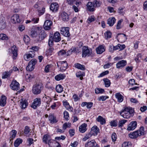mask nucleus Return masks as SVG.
I'll return each mask as SVG.
<instances>
[{
  "label": "nucleus",
  "mask_w": 147,
  "mask_h": 147,
  "mask_svg": "<svg viewBox=\"0 0 147 147\" xmlns=\"http://www.w3.org/2000/svg\"><path fill=\"white\" fill-rule=\"evenodd\" d=\"M146 134L144 131V127H141L139 130L130 133L129 134V137L131 139H136L141 135H144Z\"/></svg>",
  "instance_id": "f257e3e1"
},
{
  "label": "nucleus",
  "mask_w": 147,
  "mask_h": 147,
  "mask_svg": "<svg viewBox=\"0 0 147 147\" xmlns=\"http://www.w3.org/2000/svg\"><path fill=\"white\" fill-rule=\"evenodd\" d=\"M42 89V87L41 83H36L33 87V92L35 94H38L40 93Z\"/></svg>",
  "instance_id": "f03ea898"
},
{
  "label": "nucleus",
  "mask_w": 147,
  "mask_h": 147,
  "mask_svg": "<svg viewBox=\"0 0 147 147\" xmlns=\"http://www.w3.org/2000/svg\"><path fill=\"white\" fill-rule=\"evenodd\" d=\"M37 63V61L35 59H32L30 61L27 66L26 69L29 71H32L34 68V66Z\"/></svg>",
  "instance_id": "7ed1b4c3"
},
{
  "label": "nucleus",
  "mask_w": 147,
  "mask_h": 147,
  "mask_svg": "<svg viewBox=\"0 0 147 147\" xmlns=\"http://www.w3.org/2000/svg\"><path fill=\"white\" fill-rule=\"evenodd\" d=\"M92 50L89 49L88 47H83L82 48V57H85L87 55L88 56L90 55L92 53Z\"/></svg>",
  "instance_id": "20e7f679"
},
{
  "label": "nucleus",
  "mask_w": 147,
  "mask_h": 147,
  "mask_svg": "<svg viewBox=\"0 0 147 147\" xmlns=\"http://www.w3.org/2000/svg\"><path fill=\"white\" fill-rule=\"evenodd\" d=\"M118 41L121 42H124L127 39L126 35L124 34H118L117 36Z\"/></svg>",
  "instance_id": "39448f33"
},
{
  "label": "nucleus",
  "mask_w": 147,
  "mask_h": 147,
  "mask_svg": "<svg viewBox=\"0 0 147 147\" xmlns=\"http://www.w3.org/2000/svg\"><path fill=\"white\" fill-rule=\"evenodd\" d=\"M53 24L52 22L50 20H46L44 23L43 27L45 30H49L51 29V26Z\"/></svg>",
  "instance_id": "423d86ee"
},
{
  "label": "nucleus",
  "mask_w": 147,
  "mask_h": 147,
  "mask_svg": "<svg viewBox=\"0 0 147 147\" xmlns=\"http://www.w3.org/2000/svg\"><path fill=\"white\" fill-rule=\"evenodd\" d=\"M69 28L68 27H63L61 30V34L66 37H69L70 36L69 32Z\"/></svg>",
  "instance_id": "0eeeda50"
},
{
  "label": "nucleus",
  "mask_w": 147,
  "mask_h": 147,
  "mask_svg": "<svg viewBox=\"0 0 147 147\" xmlns=\"http://www.w3.org/2000/svg\"><path fill=\"white\" fill-rule=\"evenodd\" d=\"M11 88L13 90H17L19 88V84L16 80H13L10 85Z\"/></svg>",
  "instance_id": "6e6552de"
},
{
  "label": "nucleus",
  "mask_w": 147,
  "mask_h": 147,
  "mask_svg": "<svg viewBox=\"0 0 147 147\" xmlns=\"http://www.w3.org/2000/svg\"><path fill=\"white\" fill-rule=\"evenodd\" d=\"M41 103L40 98H36L34 100V102L32 103L31 107L33 109H36L38 106H39Z\"/></svg>",
  "instance_id": "1a4fd4ad"
},
{
  "label": "nucleus",
  "mask_w": 147,
  "mask_h": 147,
  "mask_svg": "<svg viewBox=\"0 0 147 147\" xmlns=\"http://www.w3.org/2000/svg\"><path fill=\"white\" fill-rule=\"evenodd\" d=\"M85 147H99L94 140L88 142L85 145Z\"/></svg>",
  "instance_id": "9d476101"
},
{
  "label": "nucleus",
  "mask_w": 147,
  "mask_h": 147,
  "mask_svg": "<svg viewBox=\"0 0 147 147\" xmlns=\"http://www.w3.org/2000/svg\"><path fill=\"white\" fill-rule=\"evenodd\" d=\"M48 144L50 147H60L59 143L54 140H50V142H48Z\"/></svg>",
  "instance_id": "9b49d317"
},
{
  "label": "nucleus",
  "mask_w": 147,
  "mask_h": 147,
  "mask_svg": "<svg viewBox=\"0 0 147 147\" xmlns=\"http://www.w3.org/2000/svg\"><path fill=\"white\" fill-rule=\"evenodd\" d=\"M11 22L13 24L16 22L18 23L21 22L20 19H19V16L18 14H14L11 18Z\"/></svg>",
  "instance_id": "f8f14e48"
},
{
  "label": "nucleus",
  "mask_w": 147,
  "mask_h": 147,
  "mask_svg": "<svg viewBox=\"0 0 147 147\" xmlns=\"http://www.w3.org/2000/svg\"><path fill=\"white\" fill-rule=\"evenodd\" d=\"M38 39H37L38 41H40L43 40L46 37L47 34L45 33L44 31L42 30L40 31V32L38 34Z\"/></svg>",
  "instance_id": "ddd939ff"
},
{
  "label": "nucleus",
  "mask_w": 147,
  "mask_h": 147,
  "mask_svg": "<svg viewBox=\"0 0 147 147\" xmlns=\"http://www.w3.org/2000/svg\"><path fill=\"white\" fill-rule=\"evenodd\" d=\"M137 126V123L136 121H132L128 125L127 130H133L136 128Z\"/></svg>",
  "instance_id": "4468645a"
},
{
  "label": "nucleus",
  "mask_w": 147,
  "mask_h": 147,
  "mask_svg": "<svg viewBox=\"0 0 147 147\" xmlns=\"http://www.w3.org/2000/svg\"><path fill=\"white\" fill-rule=\"evenodd\" d=\"M39 29L40 28L37 27L34 30H32L31 32V36L33 38H35L37 36L40 32Z\"/></svg>",
  "instance_id": "2eb2a0df"
},
{
  "label": "nucleus",
  "mask_w": 147,
  "mask_h": 147,
  "mask_svg": "<svg viewBox=\"0 0 147 147\" xmlns=\"http://www.w3.org/2000/svg\"><path fill=\"white\" fill-rule=\"evenodd\" d=\"M126 61L125 60H122L119 61L116 64L117 68L118 69L121 68L126 65Z\"/></svg>",
  "instance_id": "dca6fc26"
},
{
  "label": "nucleus",
  "mask_w": 147,
  "mask_h": 147,
  "mask_svg": "<svg viewBox=\"0 0 147 147\" xmlns=\"http://www.w3.org/2000/svg\"><path fill=\"white\" fill-rule=\"evenodd\" d=\"M53 38L55 42L59 41L61 39L60 34L59 33L57 32H55L54 34Z\"/></svg>",
  "instance_id": "f3484780"
},
{
  "label": "nucleus",
  "mask_w": 147,
  "mask_h": 147,
  "mask_svg": "<svg viewBox=\"0 0 147 147\" xmlns=\"http://www.w3.org/2000/svg\"><path fill=\"white\" fill-rule=\"evenodd\" d=\"M99 129L96 126H94L92 127L90 133L92 135L94 136L97 135L98 132L99 131Z\"/></svg>",
  "instance_id": "a211bd4d"
},
{
  "label": "nucleus",
  "mask_w": 147,
  "mask_h": 147,
  "mask_svg": "<svg viewBox=\"0 0 147 147\" xmlns=\"http://www.w3.org/2000/svg\"><path fill=\"white\" fill-rule=\"evenodd\" d=\"M59 5L58 4L55 3L51 4L50 9L53 12H56L57 11Z\"/></svg>",
  "instance_id": "6ab92c4d"
},
{
  "label": "nucleus",
  "mask_w": 147,
  "mask_h": 147,
  "mask_svg": "<svg viewBox=\"0 0 147 147\" xmlns=\"http://www.w3.org/2000/svg\"><path fill=\"white\" fill-rule=\"evenodd\" d=\"M125 47H110L109 50L110 51L113 52V51L120 49L119 51L123 49Z\"/></svg>",
  "instance_id": "aec40b11"
},
{
  "label": "nucleus",
  "mask_w": 147,
  "mask_h": 147,
  "mask_svg": "<svg viewBox=\"0 0 147 147\" xmlns=\"http://www.w3.org/2000/svg\"><path fill=\"white\" fill-rule=\"evenodd\" d=\"M134 112V110L132 109H131V111L130 112H129V113H125V114H123V113H120V115L122 116L124 118L127 119L130 117L131 114H132Z\"/></svg>",
  "instance_id": "412c9836"
},
{
  "label": "nucleus",
  "mask_w": 147,
  "mask_h": 147,
  "mask_svg": "<svg viewBox=\"0 0 147 147\" xmlns=\"http://www.w3.org/2000/svg\"><path fill=\"white\" fill-rule=\"evenodd\" d=\"M11 50L13 55V59H15V57H17L18 55L17 47H12Z\"/></svg>",
  "instance_id": "4be33fe9"
},
{
  "label": "nucleus",
  "mask_w": 147,
  "mask_h": 147,
  "mask_svg": "<svg viewBox=\"0 0 147 147\" xmlns=\"http://www.w3.org/2000/svg\"><path fill=\"white\" fill-rule=\"evenodd\" d=\"M21 101L20 102L21 107L22 109H25L28 105L27 101L25 100H24L22 98L21 99Z\"/></svg>",
  "instance_id": "5701e85b"
},
{
  "label": "nucleus",
  "mask_w": 147,
  "mask_h": 147,
  "mask_svg": "<svg viewBox=\"0 0 147 147\" xmlns=\"http://www.w3.org/2000/svg\"><path fill=\"white\" fill-rule=\"evenodd\" d=\"M43 142L46 144H48V142H49L51 139L50 136L48 134H46L44 135L43 138Z\"/></svg>",
  "instance_id": "b1692460"
},
{
  "label": "nucleus",
  "mask_w": 147,
  "mask_h": 147,
  "mask_svg": "<svg viewBox=\"0 0 147 147\" xmlns=\"http://www.w3.org/2000/svg\"><path fill=\"white\" fill-rule=\"evenodd\" d=\"M105 48L104 47H98L96 48V50L98 54H102L105 51Z\"/></svg>",
  "instance_id": "393cba45"
},
{
  "label": "nucleus",
  "mask_w": 147,
  "mask_h": 147,
  "mask_svg": "<svg viewBox=\"0 0 147 147\" xmlns=\"http://www.w3.org/2000/svg\"><path fill=\"white\" fill-rule=\"evenodd\" d=\"M87 124L84 123L82 124L79 128L80 131L82 133L84 132L86 130Z\"/></svg>",
  "instance_id": "a878e982"
},
{
  "label": "nucleus",
  "mask_w": 147,
  "mask_h": 147,
  "mask_svg": "<svg viewBox=\"0 0 147 147\" xmlns=\"http://www.w3.org/2000/svg\"><path fill=\"white\" fill-rule=\"evenodd\" d=\"M116 19L114 17L110 18L107 20V24L110 26H112L115 23Z\"/></svg>",
  "instance_id": "bb28decb"
},
{
  "label": "nucleus",
  "mask_w": 147,
  "mask_h": 147,
  "mask_svg": "<svg viewBox=\"0 0 147 147\" xmlns=\"http://www.w3.org/2000/svg\"><path fill=\"white\" fill-rule=\"evenodd\" d=\"M87 7L90 11H93L94 10V7L93 3L91 2H89L87 4Z\"/></svg>",
  "instance_id": "cd10ccee"
},
{
  "label": "nucleus",
  "mask_w": 147,
  "mask_h": 147,
  "mask_svg": "<svg viewBox=\"0 0 147 147\" xmlns=\"http://www.w3.org/2000/svg\"><path fill=\"white\" fill-rule=\"evenodd\" d=\"M6 97L5 96H3L0 99V105L4 107L6 103Z\"/></svg>",
  "instance_id": "c85d7f7f"
},
{
  "label": "nucleus",
  "mask_w": 147,
  "mask_h": 147,
  "mask_svg": "<svg viewBox=\"0 0 147 147\" xmlns=\"http://www.w3.org/2000/svg\"><path fill=\"white\" fill-rule=\"evenodd\" d=\"M62 18L63 21H67L69 20V16L65 12H64L62 13Z\"/></svg>",
  "instance_id": "c756f323"
},
{
  "label": "nucleus",
  "mask_w": 147,
  "mask_h": 147,
  "mask_svg": "<svg viewBox=\"0 0 147 147\" xmlns=\"http://www.w3.org/2000/svg\"><path fill=\"white\" fill-rule=\"evenodd\" d=\"M30 129L29 127L28 126H26L24 130V135L26 136L29 137L31 134L29 133Z\"/></svg>",
  "instance_id": "7c9ffc66"
},
{
  "label": "nucleus",
  "mask_w": 147,
  "mask_h": 147,
  "mask_svg": "<svg viewBox=\"0 0 147 147\" xmlns=\"http://www.w3.org/2000/svg\"><path fill=\"white\" fill-rule=\"evenodd\" d=\"M115 96L119 102H121L123 101V96L119 93H117Z\"/></svg>",
  "instance_id": "2f4dec72"
},
{
  "label": "nucleus",
  "mask_w": 147,
  "mask_h": 147,
  "mask_svg": "<svg viewBox=\"0 0 147 147\" xmlns=\"http://www.w3.org/2000/svg\"><path fill=\"white\" fill-rule=\"evenodd\" d=\"M96 120L98 122H100L102 125L105 124L106 123L105 120L101 116H99L97 118Z\"/></svg>",
  "instance_id": "473e14b6"
},
{
  "label": "nucleus",
  "mask_w": 147,
  "mask_h": 147,
  "mask_svg": "<svg viewBox=\"0 0 147 147\" xmlns=\"http://www.w3.org/2000/svg\"><path fill=\"white\" fill-rule=\"evenodd\" d=\"M65 77L64 74H59L55 76V79L56 80L59 81L64 79Z\"/></svg>",
  "instance_id": "72a5a7b5"
},
{
  "label": "nucleus",
  "mask_w": 147,
  "mask_h": 147,
  "mask_svg": "<svg viewBox=\"0 0 147 147\" xmlns=\"http://www.w3.org/2000/svg\"><path fill=\"white\" fill-rule=\"evenodd\" d=\"M75 67L79 69L82 70H84L85 69V68L84 65H82L78 63H76L75 64Z\"/></svg>",
  "instance_id": "f704fd0d"
},
{
  "label": "nucleus",
  "mask_w": 147,
  "mask_h": 147,
  "mask_svg": "<svg viewBox=\"0 0 147 147\" xmlns=\"http://www.w3.org/2000/svg\"><path fill=\"white\" fill-rule=\"evenodd\" d=\"M33 57V55L31 54L30 53L28 54H26L24 55V59L27 61H28L30 60V58H32Z\"/></svg>",
  "instance_id": "c9c22d12"
},
{
  "label": "nucleus",
  "mask_w": 147,
  "mask_h": 147,
  "mask_svg": "<svg viewBox=\"0 0 147 147\" xmlns=\"http://www.w3.org/2000/svg\"><path fill=\"white\" fill-rule=\"evenodd\" d=\"M22 140L20 138H18L15 141L14 143V145L16 147H18L21 144Z\"/></svg>",
  "instance_id": "e433bc0d"
},
{
  "label": "nucleus",
  "mask_w": 147,
  "mask_h": 147,
  "mask_svg": "<svg viewBox=\"0 0 147 147\" xmlns=\"http://www.w3.org/2000/svg\"><path fill=\"white\" fill-rule=\"evenodd\" d=\"M103 80L104 82L105 87H108L110 86L111 82L107 78H105L103 79Z\"/></svg>",
  "instance_id": "4c0bfd02"
},
{
  "label": "nucleus",
  "mask_w": 147,
  "mask_h": 147,
  "mask_svg": "<svg viewBox=\"0 0 147 147\" xmlns=\"http://www.w3.org/2000/svg\"><path fill=\"white\" fill-rule=\"evenodd\" d=\"M0 39L7 40L9 39V38L5 34L1 33L0 34Z\"/></svg>",
  "instance_id": "58836bf2"
},
{
  "label": "nucleus",
  "mask_w": 147,
  "mask_h": 147,
  "mask_svg": "<svg viewBox=\"0 0 147 147\" xmlns=\"http://www.w3.org/2000/svg\"><path fill=\"white\" fill-rule=\"evenodd\" d=\"M12 133V136L10 137V141L11 142L16 137L17 133V131L15 130H12L11 131Z\"/></svg>",
  "instance_id": "ea45409f"
},
{
  "label": "nucleus",
  "mask_w": 147,
  "mask_h": 147,
  "mask_svg": "<svg viewBox=\"0 0 147 147\" xmlns=\"http://www.w3.org/2000/svg\"><path fill=\"white\" fill-rule=\"evenodd\" d=\"M76 76L77 77H80V79L81 80L83 79V76H84V73H82L80 71L77 72L76 74Z\"/></svg>",
  "instance_id": "a19ab883"
},
{
  "label": "nucleus",
  "mask_w": 147,
  "mask_h": 147,
  "mask_svg": "<svg viewBox=\"0 0 147 147\" xmlns=\"http://www.w3.org/2000/svg\"><path fill=\"white\" fill-rule=\"evenodd\" d=\"M6 27L5 22L3 20L0 21V29H4Z\"/></svg>",
  "instance_id": "79ce46f5"
},
{
  "label": "nucleus",
  "mask_w": 147,
  "mask_h": 147,
  "mask_svg": "<svg viewBox=\"0 0 147 147\" xmlns=\"http://www.w3.org/2000/svg\"><path fill=\"white\" fill-rule=\"evenodd\" d=\"M131 109H132L130 107H126L120 113H123V114H125V113H129V112H130L131 111Z\"/></svg>",
  "instance_id": "37998d69"
},
{
  "label": "nucleus",
  "mask_w": 147,
  "mask_h": 147,
  "mask_svg": "<svg viewBox=\"0 0 147 147\" xmlns=\"http://www.w3.org/2000/svg\"><path fill=\"white\" fill-rule=\"evenodd\" d=\"M63 90V88L62 86L60 84L58 85L56 87V91L58 92H61Z\"/></svg>",
  "instance_id": "c03bdc74"
},
{
  "label": "nucleus",
  "mask_w": 147,
  "mask_h": 147,
  "mask_svg": "<svg viewBox=\"0 0 147 147\" xmlns=\"http://www.w3.org/2000/svg\"><path fill=\"white\" fill-rule=\"evenodd\" d=\"M95 91L96 94H98L103 93L105 91L104 89L102 88H96L95 89Z\"/></svg>",
  "instance_id": "a18cd8bd"
},
{
  "label": "nucleus",
  "mask_w": 147,
  "mask_h": 147,
  "mask_svg": "<svg viewBox=\"0 0 147 147\" xmlns=\"http://www.w3.org/2000/svg\"><path fill=\"white\" fill-rule=\"evenodd\" d=\"M111 33L110 31H108L105 33V36L106 39L110 38L111 37Z\"/></svg>",
  "instance_id": "49530a36"
},
{
  "label": "nucleus",
  "mask_w": 147,
  "mask_h": 147,
  "mask_svg": "<svg viewBox=\"0 0 147 147\" xmlns=\"http://www.w3.org/2000/svg\"><path fill=\"white\" fill-rule=\"evenodd\" d=\"M127 121V120L125 119H123L120 121L119 122L118 124V127H121L123 126V125Z\"/></svg>",
  "instance_id": "de8ad7c7"
},
{
  "label": "nucleus",
  "mask_w": 147,
  "mask_h": 147,
  "mask_svg": "<svg viewBox=\"0 0 147 147\" xmlns=\"http://www.w3.org/2000/svg\"><path fill=\"white\" fill-rule=\"evenodd\" d=\"M24 40L25 43L28 44L30 41V39L28 36L27 35H24Z\"/></svg>",
  "instance_id": "09e8293b"
},
{
  "label": "nucleus",
  "mask_w": 147,
  "mask_h": 147,
  "mask_svg": "<svg viewBox=\"0 0 147 147\" xmlns=\"http://www.w3.org/2000/svg\"><path fill=\"white\" fill-rule=\"evenodd\" d=\"M110 124L111 126L116 127L117 125V120L112 121L110 122Z\"/></svg>",
  "instance_id": "8fccbe9b"
},
{
  "label": "nucleus",
  "mask_w": 147,
  "mask_h": 147,
  "mask_svg": "<svg viewBox=\"0 0 147 147\" xmlns=\"http://www.w3.org/2000/svg\"><path fill=\"white\" fill-rule=\"evenodd\" d=\"M49 121H51V122H54L55 121V119L54 117L53 114L49 115Z\"/></svg>",
  "instance_id": "3c124183"
},
{
  "label": "nucleus",
  "mask_w": 147,
  "mask_h": 147,
  "mask_svg": "<svg viewBox=\"0 0 147 147\" xmlns=\"http://www.w3.org/2000/svg\"><path fill=\"white\" fill-rule=\"evenodd\" d=\"M59 62L61 64V65L63 67L67 68L68 66V64L66 61H60Z\"/></svg>",
  "instance_id": "603ef678"
},
{
  "label": "nucleus",
  "mask_w": 147,
  "mask_h": 147,
  "mask_svg": "<svg viewBox=\"0 0 147 147\" xmlns=\"http://www.w3.org/2000/svg\"><path fill=\"white\" fill-rule=\"evenodd\" d=\"M94 7H98L100 6V4L99 2L96 1H94L93 2Z\"/></svg>",
  "instance_id": "864d4df0"
},
{
  "label": "nucleus",
  "mask_w": 147,
  "mask_h": 147,
  "mask_svg": "<svg viewBox=\"0 0 147 147\" xmlns=\"http://www.w3.org/2000/svg\"><path fill=\"white\" fill-rule=\"evenodd\" d=\"M95 20L94 17V16H91L89 17L88 19V22L90 23Z\"/></svg>",
  "instance_id": "5fc2aeb1"
},
{
  "label": "nucleus",
  "mask_w": 147,
  "mask_h": 147,
  "mask_svg": "<svg viewBox=\"0 0 147 147\" xmlns=\"http://www.w3.org/2000/svg\"><path fill=\"white\" fill-rule=\"evenodd\" d=\"M123 20L122 19H121L119 20L117 23V29H120L121 27L120 26L121 22H123Z\"/></svg>",
  "instance_id": "6e6d98bb"
},
{
  "label": "nucleus",
  "mask_w": 147,
  "mask_h": 147,
  "mask_svg": "<svg viewBox=\"0 0 147 147\" xmlns=\"http://www.w3.org/2000/svg\"><path fill=\"white\" fill-rule=\"evenodd\" d=\"M71 125V123H68V124L67 123H65L63 126V129H65L67 127H70Z\"/></svg>",
  "instance_id": "4d7b16f0"
},
{
  "label": "nucleus",
  "mask_w": 147,
  "mask_h": 147,
  "mask_svg": "<svg viewBox=\"0 0 147 147\" xmlns=\"http://www.w3.org/2000/svg\"><path fill=\"white\" fill-rule=\"evenodd\" d=\"M108 97L107 96H102L98 98V100L99 101L102 100V101H104L107 98H108Z\"/></svg>",
  "instance_id": "13d9d810"
},
{
  "label": "nucleus",
  "mask_w": 147,
  "mask_h": 147,
  "mask_svg": "<svg viewBox=\"0 0 147 147\" xmlns=\"http://www.w3.org/2000/svg\"><path fill=\"white\" fill-rule=\"evenodd\" d=\"M92 135L90 133H88V135H87L85 136L83 139V140L84 141H85L87 139L89 138H90L92 136Z\"/></svg>",
  "instance_id": "bf43d9fd"
},
{
  "label": "nucleus",
  "mask_w": 147,
  "mask_h": 147,
  "mask_svg": "<svg viewBox=\"0 0 147 147\" xmlns=\"http://www.w3.org/2000/svg\"><path fill=\"white\" fill-rule=\"evenodd\" d=\"M64 117V118L67 120H68V118L69 117L68 113L67 112L65 111L63 113Z\"/></svg>",
  "instance_id": "052dcab7"
},
{
  "label": "nucleus",
  "mask_w": 147,
  "mask_h": 147,
  "mask_svg": "<svg viewBox=\"0 0 147 147\" xmlns=\"http://www.w3.org/2000/svg\"><path fill=\"white\" fill-rule=\"evenodd\" d=\"M117 138L116 137V135L115 133L114 132L112 135V139L113 142H114L116 141Z\"/></svg>",
  "instance_id": "680f3d73"
},
{
  "label": "nucleus",
  "mask_w": 147,
  "mask_h": 147,
  "mask_svg": "<svg viewBox=\"0 0 147 147\" xmlns=\"http://www.w3.org/2000/svg\"><path fill=\"white\" fill-rule=\"evenodd\" d=\"M93 103L92 102H87L86 107L88 109H90L92 106Z\"/></svg>",
  "instance_id": "e2e57ef3"
},
{
  "label": "nucleus",
  "mask_w": 147,
  "mask_h": 147,
  "mask_svg": "<svg viewBox=\"0 0 147 147\" xmlns=\"http://www.w3.org/2000/svg\"><path fill=\"white\" fill-rule=\"evenodd\" d=\"M129 83L130 85H131V86H133L135 84H136L135 83V80L134 79H130L129 81Z\"/></svg>",
  "instance_id": "0e129e2a"
},
{
  "label": "nucleus",
  "mask_w": 147,
  "mask_h": 147,
  "mask_svg": "<svg viewBox=\"0 0 147 147\" xmlns=\"http://www.w3.org/2000/svg\"><path fill=\"white\" fill-rule=\"evenodd\" d=\"M58 55H63L65 54H66V53L65 51L64 50H62L59 51L58 53Z\"/></svg>",
  "instance_id": "69168bd1"
},
{
  "label": "nucleus",
  "mask_w": 147,
  "mask_h": 147,
  "mask_svg": "<svg viewBox=\"0 0 147 147\" xmlns=\"http://www.w3.org/2000/svg\"><path fill=\"white\" fill-rule=\"evenodd\" d=\"M9 76V74L6 72H4L3 73L2 78L3 79L7 78Z\"/></svg>",
  "instance_id": "338daca9"
},
{
  "label": "nucleus",
  "mask_w": 147,
  "mask_h": 147,
  "mask_svg": "<svg viewBox=\"0 0 147 147\" xmlns=\"http://www.w3.org/2000/svg\"><path fill=\"white\" fill-rule=\"evenodd\" d=\"M39 49L38 47H32L31 48H30V49H31L35 52L37 51Z\"/></svg>",
  "instance_id": "774afa93"
}]
</instances>
